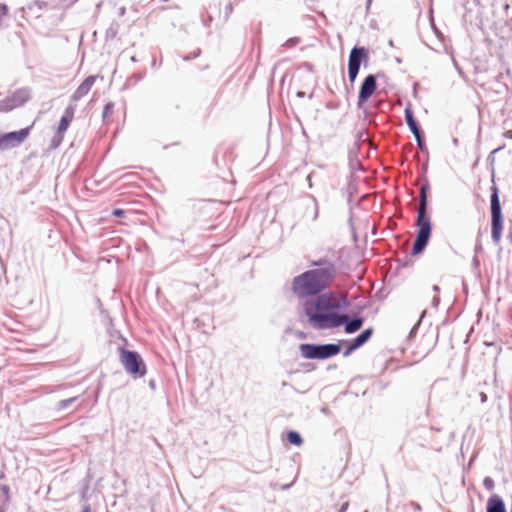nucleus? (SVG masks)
<instances>
[{
	"label": "nucleus",
	"instance_id": "nucleus-1",
	"mask_svg": "<svg viewBox=\"0 0 512 512\" xmlns=\"http://www.w3.org/2000/svg\"><path fill=\"white\" fill-rule=\"evenodd\" d=\"M315 267L295 276L291 282V291L298 299L315 297L303 304V310L308 322L315 329H333L345 324L347 334L357 332L364 320L360 317L349 321L346 314H339L335 310L339 307L332 293L321 294L331 287L337 277L336 265L327 259L313 261Z\"/></svg>",
	"mask_w": 512,
	"mask_h": 512
},
{
	"label": "nucleus",
	"instance_id": "nucleus-2",
	"mask_svg": "<svg viewBox=\"0 0 512 512\" xmlns=\"http://www.w3.org/2000/svg\"><path fill=\"white\" fill-rule=\"evenodd\" d=\"M428 185H422L419 193V207L417 215L418 233L413 245L412 254L421 253L426 247L431 233L430 219L426 215Z\"/></svg>",
	"mask_w": 512,
	"mask_h": 512
},
{
	"label": "nucleus",
	"instance_id": "nucleus-3",
	"mask_svg": "<svg viewBox=\"0 0 512 512\" xmlns=\"http://www.w3.org/2000/svg\"><path fill=\"white\" fill-rule=\"evenodd\" d=\"M491 204V237L493 242L498 245L501 242L503 232V216L501 204L498 195L497 186L492 187L490 199Z\"/></svg>",
	"mask_w": 512,
	"mask_h": 512
},
{
	"label": "nucleus",
	"instance_id": "nucleus-4",
	"mask_svg": "<svg viewBox=\"0 0 512 512\" xmlns=\"http://www.w3.org/2000/svg\"><path fill=\"white\" fill-rule=\"evenodd\" d=\"M340 350L339 344H302L300 346L302 356L307 359H327L337 355Z\"/></svg>",
	"mask_w": 512,
	"mask_h": 512
},
{
	"label": "nucleus",
	"instance_id": "nucleus-5",
	"mask_svg": "<svg viewBox=\"0 0 512 512\" xmlns=\"http://www.w3.org/2000/svg\"><path fill=\"white\" fill-rule=\"evenodd\" d=\"M119 354L120 361L128 373L132 375L140 374L141 376L145 374V365L136 352L120 348Z\"/></svg>",
	"mask_w": 512,
	"mask_h": 512
},
{
	"label": "nucleus",
	"instance_id": "nucleus-6",
	"mask_svg": "<svg viewBox=\"0 0 512 512\" xmlns=\"http://www.w3.org/2000/svg\"><path fill=\"white\" fill-rule=\"evenodd\" d=\"M368 59V51L364 47H354L349 55L348 60V77L353 83L359 73L362 60Z\"/></svg>",
	"mask_w": 512,
	"mask_h": 512
},
{
	"label": "nucleus",
	"instance_id": "nucleus-7",
	"mask_svg": "<svg viewBox=\"0 0 512 512\" xmlns=\"http://www.w3.org/2000/svg\"><path fill=\"white\" fill-rule=\"evenodd\" d=\"M31 127L0 135V150L20 145L30 134Z\"/></svg>",
	"mask_w": 512,
	"mask_h": 512
},
{
	"label": "nucleus",
	"instance_id": "nucleus-8",
	"mask_svg": "<svg viewBox=\"0 0 512 512\" xmlns=\"http://www.w3.org/2000/svg\"><path fill=\"white\" fill-rule=\"evenodd\" d=\"M74 114L75 108L73 106L70 105L65 109L64 114L59 121V125L56 130V136L53 140L54 147H57L63 141L64 134L74 119Z\"/></svg>",
	"mask_w": 512,
	"mask_h": 512
},
{
	"label": "nucleus",
	"instance_id": "nucleus-9",
	"mask_svg": "<svg viewBox=\"0 0 512 512\" xmlns=\"http://www.w3.org/2000/svg\"><path fill=\"white\" fill-rule=\"evenodd\" d=\"M377 88L376 77L374 75H368L359 91L358 95V106H362L375 92Z\"/></svg>",
	"mask_w": 512,
	"mask_h": 512
},
{
	"label": "nucleus",
	"instance_id": "nucleus-10",
	"mask_svg": "<svg viewBox=\"0 0 512 512\" xmlns=\"http://www.w3.org/2000/svg\"><path fill=\"white\" fill-rule=\"evenodd\" d=\"M29 98L27 91L20 90L15 92L11 98L0 103V111H9L16 106L22 105Z\"/></svg>",
	"mask_w": 512,
	"mask_h": 512
},
{
	"label": "nucleus",
	"instance_id": "nucleus-11",
	"mask_svg": "<svg viewBox=\"0 0 512 512\" xmlns=\"http://www.w3.org/2000/svg\"><path fill=\"white\" fill-rule=\"evenodd\" d=\"M97 76H88L74 91L71 96L73 102H77L85 97L92 89L96 82Z\"/></svg>",
	"mask_w": 512,
	"mask_h": 512
},
{
	"label": "nucleus",
	"instance_id": "nucleus-12",
	"mask_svg": "<svg viewBox=\"0 0 512 512\" xmlns=\"http://www.w3.org/2000/svg\"><path fill=\"white\" fill-rule=\"evenodd\" d=\"M373 330L371 328L364 330L361 334H359L346 348L344 351V356L350 355L354 350L358 349L362 345H364L369 338L371 337Z\"/></svg>",
	"mask_w": 512,
	"mask_h": 512
},
{
	"label": "nucleus",
	"instance_id": "nucleus-13",
	"mask_svg": "<svg viewBox=\"0 0 512 512\" xmlns=\"http://www.w3.org/2000/svg\"><path fill=\"white\" fill-rule=\"evenodd\" d=\"M487 512H506L505 504L501 497L493 495L488 499Z\"/></svg>",
	"mask_w": 512,
	"mask_h": 512
},
{
	"label": "nucleus",
	"instance_id": "nucleus-14",
	"mask_svg": "<svg viewBox=\"0 0 512 512\" xmlns=\"http://www.w3.org/2000/svg\"><path fill=\"white\" fill-rule=\"evenodd\" d=\"M405 120L412 133L417 134V131L420 129L416 120L414 119L413 112L409 108L405 109Z\"/></svg>",
	"mask_w": 512,
	"mask_h": 512
},
{
	"label": "nucleus",
	"instance_id": "nucleus-15",
	"mask_svg": "<svg viewBox=\"0 0 512 512\" xmlns=\"http://www.w3.org/2000/svg\"><path fill=\"white\" fill-rule=\"evenodd\" d=\"M114 108H115V105L112 102H108L105 105L103 113H102V118H103L104 122H108L111 120V117L114 114Z\"/></svg>",
	"mask_w": 512,
	"mask_h": 512
},
{
	"label": "nucleus",
	"instance_id": "nucleus-16",
	"mask_svg": "<svg viewBox=\"0 0 512 512\" xmlns=\"http://www.w3.org/2000/svg\"><path fill=\"white\" fill-rule=\"evenodd\" d=\"M287 439L293 445L300 446L302 444L301 436L295 431L288 432Z\"/></svg>",
	"mask_w": 512,
	"mask_h": 512
},
{
	"label": "nucleus",
	"instance_id": "nucleus-17",
	"mask_svg": "<svg viewBox=\"0 0 512 512\" xmlns=\"http://www.w3.org/2000/svg\"><path fill=\"white\" fill-rule=\"evenodd\" d=\"M483 484L487 490H492L494 488V480L490 477H486L483 480Z\"/></svg>",
	"mask_w": 512,
	"mask_h": 512
},
{
	"label": "nucleus",
	"instance_id": "nucleus-18",
	"mask_svg": "<svg viewBox=\"0 0 512 512\" xmlns=\"http://www.w3.org/2000/svg\"><path fill=\"white\" fill-rule=\"evenodd\" d=\"M414 136L416 138V141H417V144H418L419 148L422 149V147H423V140H422V137H421L420 130L417 131V134H414Z\"/></svg>",
	"mask_w": 512,
	"mask_h": 512
},
{
	"label": "nucleus",
	"instance_id": "nucleus-19",
	"mask_svg": "<svg viewBox=\"0 0 512 512\" xmlns=\"http://www.w3.org/2000/svg\"><path fill=\"white\" fill-rule=\"evenodd\" d=\"M125 214V211L123 209H114L113 210V215L116 216V217H122L124 216Z\"/></svg>",
	"mask_w": 512,
	"mask_h": 512
},
{
	"label": "nucleus",
	"instance_id": "nucleus-20",
	"mask_svg": "<svg viewBox=\"0 0 512 512\" xmlns=\"http://www.w3.org/2000/svg\"><path fill=\"white\" fill-rule=\"evenodd\" d=\"M341 300H342V304H343L344 307H347L349 305L348 298H347V296L345 294L342 295Z\"/></svg>",
	"mask_w": 512,
	"mask_h": 512
},
{
	"label": "nucleus",
	"instance_id": "nucleus-21",
	"mask_svg": "<svg viewBox=\"0 0 512 512\" xmlns=\"http://www.w3.org/2000/svg\"><path fill=\"white\" fill-rule=\"evenodd\" d=\"M503 135L505 138L512 139V130L505 131Z\"/></svg>",
	"mask_w": 512,
	"mask_h": 512
},
{
	"label": "nucleus",
	"instance_id": "nucleus-22",
	"mask_svg": "<svg viewBox=\"0 0 512 512\" xmlns=\"http://www.w3.org/2000/svg\"><path fill=\"white\" fill-rule=\"evenodd\" d=\"M81 512H91V507L89 505L85 506Z\"/></svg>",
	"mask_w": 512,
	"mask_h": 512
},
{
	"label": "nucleus",
	"instance_id": "nucleus-23",
	"mask_svg": "<svg viewBox=\"0 0 512 512\" xmlns=\"http://www.w3.org/2000/svg\"><path fill=\"white\" fill-rule=\"evenodd\" d=\"M481 398H482L483 401H485L486 395L484 393H482Z\"/></svg>",
	"mask_w": 512,
	"mask_h": 512
},
{
	"label": "nucleus",
	"instance_id": "nucleus-24",
	"mask_svg": "<svg viewBox=\"0 0 512 512\" xmlns=\"http://www.w3.org/2000/svg\"><path fill=\"white\" fill-rule=\"evenodd\" d=\"M299 97H303L304 96V93L303 92H298L297 94Z\"/></svg>",
	"mask_w": 512,
	"mask_h": 512
}]
</instances>
